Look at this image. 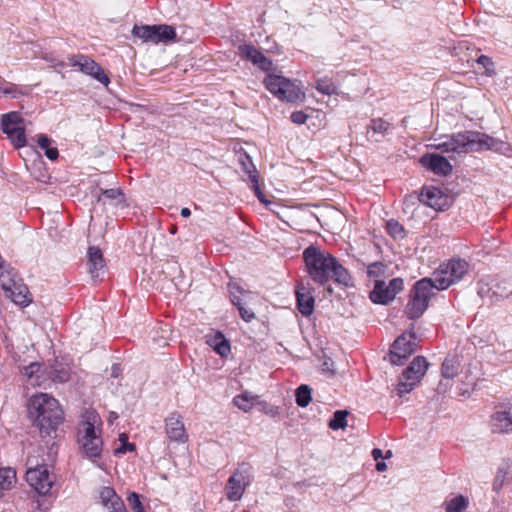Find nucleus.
Returning <instances> with one entry per match:
<instances>
[{
    "label": "nucleus",
    "instance_id": "obj_52",
    "mask_svg": "<svg viewBox=\"0 0 512 512\" xmlns=\"http://www.w3.org/2000/svg\"><path fill=\"white\" fill-rule=\"evenodd\" d=\"M52 66L55 68V70L59 71V70L63 69L66 65L64 62L59 61V62L54 63Z\"/></svg>",
    "mask_w": 512,
    "mask_h": 512
},
{
    "label": "nucleus",
    "instance_id": "obj_17",
    "mask_svg": "<svg viewBox=\"0 0 512 512\" xmlns=\"http://www.w3.org/2000/svg\"><path fill=\"white\" fill-rule=\"evenodd\" d=\"M490 428L493 433H512V402L503 403L496 407L490 417Z\"/></svg>",
    "mask_w": 512,
    "mask_h": 512
},
{
    "label": "nucleus",
    "instance_id": "obj_12",
    "mask_svg": "<svg viewBox=\"0 0 512 512\" xmlns=\"http://www.w3.org/2000/svg\"><path fill=\"white\" fill-rule=\"evenodd\" d=\"M132 33L143 41L152 43L167 42L176 37L175 29L169 25H135Z\"/></svg>",
    "mask_w": 512,
    "mask_h": 512
},
{
    "label": "nucleus",
    "instance_id": "obj_3",
    "mask_svg": "<svg viewBox=\"0 0 512 512\" xmlns=\"http://www.w3.org/2000/svg\"><path fill=\"white\" fill-rule=\"evenodd\" d=\"M28 413L42 436H50L63 421V411L58 401L46 393L30 398Z\"/></svg>",
    "mask_w": 512,
    "mask_h": 512
},
{
    "label": "nucleus",
    "instance_id": "obj_7",
    "mask_svg": "<svg viewBox=\"0 0 512 512\" xmlns=\"http://www.w3.org/2000/svg\"><path fill=\"white\" fill-rule=\"evenodd\" d=\"M469 264L461 258H452L443 263L433 272L431 278L435 282L436 290L441 291L458 283L467 274Z\"/></svg>",
    "mask_w": 512,
    "mask_h": 512
},
{
    "label": "nucleus",
    "instance_id": "obj_28",
    "mask_svg": "<svg viewBox=\"0 0 512 512\" xmlns=\"http://www.w3.org/2000/svg\"><path fill=\"white\" fill-rule=\"evenodd\" d=\"M98 202L109 203L115 207L121 206L124 203V194L120 189H106L102 190V194L97 199Z\"/></svg>",
    "mask_w": 512,
    "mask_h": 512
},
{
    "label": "nucleus",
    "instance_id": "obj_37",
    "mask_svg": "<svg viewBox=\"0 0 512 512\" xmlns=\"http://www.w3.org/2000/svg\"><path fill=\"white\" fill-rule=\"evenodd\" d=\"M467 505V499L463 495H457L445 503V510L446 512H463Z\"/></svg>",
    "mask_w": 512,
    "mask_h": 512
},
{
    "label": "nucleus",
    "instance_id": "obj_24",
    "mask_svg": "<svg viewBox=\"0 0 512 512\" xmlns=\"http://www.w3.org/2000/svg\"><path fill=\"white\" fill-rule=\"evenodd\" d=\"M5 295L10 298L15 304L26 307L31 302V295L28 287L22 282L21 279L17 280L10 290L5 292Z\"/></svg>",
    "mask_w": 512,
    "mask_h": 512
},
{
    "label": "nucleus",
    "instance_id": "obj_36",
    "mask_svg": "<svg viewBox=\"0 0 512 512\" xmlns=\"http://www.w3.org/2000/svg\"><path fill=\"white\" fill-rule=\"evenodd\" d=\"M49 375L54 382L65 383L70 379V369L64 365H55Z\"/></svg>",
    "mask_w": 512,
    "mask_h": 512
},
{
    "label": "nucleus",
    "instance_id": "obj_40",
    "mask_svg": "<svg viewBox=\"0 0 512 512\" xmlns=\"http://www.w3.org/2000/svg\"><path fill=\"white\" fill-rule=\"evenodd\" d=\"M347 415H348L347 411L337 410L334 413L332 419L329 421V427L332 430H338V429L345 428L347 425V422H346Z\"/></svg>",
    "mask_w": 512,
    "mask_h": 512
},
{
    "label": "nucleus",
    "instance_id": "obj_56",
    "mask_svg": "<svg viewBox=\"0 0 512 512\" xmlns=\"http://www.w3.org/2000/svg\"><path fill=\"white\" fill-rule=\"evenodd\" d=\"M483 60L488 61V58H487V57H485V56H481V57L479 58V62H482Z\"/></svg>",
    "mask_w": 512,
    "mask_h": 512
},
{
    "label": "nucleus",
    "instance_id": "obj_34",
    "mask_svg": "<svg viewBox=\"0 0 512 512\" xmlns=\"http://www.w3.org/2000/svg\"><path fill=\"white\" fill-rule=\"evenodd\" d=\"M296 403L300 407H307L312 400V390L308 385H300L295 392Z\"/></svg>",
    "mask_w": 512,
    "mask_h": 512
},
{
    "label": "nucleus",
    "instance_id": "obj_61",
    "mask_svg": "<svg viewBox=\"0 0 512 512\" xmlns=\"http://www.w3.org/2000/svg\"><path fill=\"white\" fill-rule=\"evenodd\" d=\"M111 418H117V415H115V412H112Z\"/></svg>",
    "mask_w": 512,
    "mask_h": 512
},
{
    "label": "nucleus",
    "instance_id": "obj_45",
    "mask_svg": "<svg viewBox=\"0 0 512 512\" xmlns=\"http://www.w3.org/2000/svg\"><path fill=\"white\" fill-rule=\"evenodd\" d=\"M290 118L295 124H304L307 120V115L302 111H295L291 114Z\"/></svg>",
    "mask_w": 512,
    "mask_h": 512
},
{
    "label": "nucleus",
    "instance_id": "obj_31",
    "mask_svg": "<svg viewBox=\"0 0 512 512\" xmlns=\"http://www.w3.org/2000/svg\"><path fill=\"white\" fill-rule=\"evenodd\" d=\"M38 145L44 151L45 156L50 160H56L59 156V151L56 147H52V139L47 135L41 134L38 136Z\"/></svg>",
    "mask_w": 512,
    "mask_h": 512
},
{
    "label": "nucleus",
    "instance_id": "obj_59",
    "mask_svg": "<svg viewBox=\"0 0 512 512\" xmlns=\"http://www.w3.org/2000/svg\"><path fill=\"white\" fill-rule=\"evenodd\" d=\"M111 418H117V415H115V412H112Z\"/></svg>",
    "mask_w": 512,
    "mask_h": 512
},
{
    "label": "nucleus",
    "instance_id": "obj_2",
    "mask_svg": "<svg viewBox=\"0 0 512 512\" xmlns=\"http://www.w3.org/2000/svg\"><path fill=\"white\" fill-rule=\"evenodd\" d=\"M101 426L102 421L99 414L94 410H86L77 428L79 453L99 468H102L99 461L103 452Z\"/></svg>",
    "mask_w": 512,
    "mask_h": 512
},
{
    "label": "nucleus",
    "instance_id": "obj_15",
    "mask_svg": "<svg viewBox=\"0 0 512 512\" xmlns=\"http://www.w3.org/2000/svg\"><path fill=\"white\" fill-rule=\"evenodd\" d=\"M69 61L73 67H78L82 73L93 77L104 86H108L110 83V79L103 68L90 57L78 54L71 56Z\"/></svg>",
    "mask_w": 512,
    "mask_h": 512
},
{
    "label": "nucleus",
    "instance_id": "obj_43",
    "mask_svg": "<svg viewBox=\"0 0 512 512\" xmlns=\"http://www.w3.org/2000/svg\"><path fill=\"white\" fill-rule=\"evenodd\" d=\"M128 502L132 506L135 512H145V508L140 501L139 495L135 492H132L128 496Z\"/></svg>",
    "mask_w": 512,
    "mask_h": 512
},
{
    "label": "nucleus",
    "instance_id": "obj_39",
    "mask_svg": "<svg viewBox=\"0 0 512 512\" xmlns=\"http://www.w3.org/2000/svg\"><path fill=\"white\" fill-rule=\"evenodd\" d=\"M386 232L395 240H400L405 237L403 226L393 219L386 221Z\"/></svg>",
    "mask_w": 512,
    "mask_h": 512
},
{
    "label": "nucleus",
    "instance_id": "obj_53",
    "mask_svg": "<svg viewBox=\"0 0 512 512\" xmlns=\"http://www.w3.org/2000/svg\"><path fill=\"white\" fill-rule=\"evenodd\" d=\"M127 440H128V437L125 433L120 434L119 441L121 442V444H123L124 442H128Z\"/></svg>",
    "mask_w": 512,
    "mask_h": 512
},
{
    "label": "nucleus",
    "instance_id": "obj_47",
    "mask_svg": "<svg viewBox=\"0 0 512 512\" xmlns=\"http://www.w3.org/2000/svg\"><path fill=\"white\" fill-rule=\"evenodd\" d=\"M16 85L12 83H5L4 87H0V92L4 95H12L13 97H16L14 94L16 92Z\"/></svg>",
    "mask_w": 512,
    "mask_h": 512
},
{
    "label": "nucleus",
    "instance_id": "obj_55",
    "mask_svg": "<svg viewBox=\"0 0 512 512\" xmlns=\"http://www.w3.org/2000/svg\"><path fill=\"white\" fill-rule=\"evenodd\" d=\"M391 457H392V451L391 450H386V460H388Z\"/></svg>",
    "mask_w": 512,
    "mask_h": 512
},
{
    "label": "nucleus",
    "instance_id": "obj_35",
    "mask_svg": "<svg viewBox=\"0 0 512 512\" xmlns=\"http://www.w3.org/2000/svg\"><path fill=\"white\" fill-rule=\"evenodd\" d=\"M459 360L456 357L446 358L442 364V376L452 379L458 374Z\"/></svg>",
    "mask_w": 512,
    "mask_h": 512
},
{
    "label": "nucleus",
    "instance_id": "obj_27",
    "mask_svg": "<svg viewBox=\"0 0 512 512\" xmlns=\"http://www.w3.org/2000/svg\"><path fill=\"white\" fill-rule=\"evenodd\" d=\"M206 343L221 357L230 353V343L221 332L206 337Z\"/></svg>",
    "mask_w": 512,
    "mask_h": 512
},
{
    "label": "nucleus",
    "instance_id": "obj_58",
    "mask_svg": "<svg viewBox=\"0 0 512 512\" xmlns=\"http://www.w3.org/2000/svg\"><path fill=\"white\" fill-rule=\"evenodd\" d=\"M2 264H3V259H2V256L0 255V268L2 267Z\"/></svg>",
    "mask_w": 512,
    "mask_h": 512
},
{
    "label": "nucleus",
    "instance_id": "obj_13",
    "mask_svg": "<svg viewBox=\"0 0 512 512\" xmlns=\"http://www.w3.org/2000/svg\"><path fill=\"white\" fill-rule=\"evenodd\" d=\"M384 264L375 261L367 265L368 286L373 285L369 298L373 303L384 304Z\"/></svg>",
    "mask_w": 512,
    "mask_h": 512
},
{
    "label": "nucleus",
    "instance_id": "obj_6",
    "mask_svg": "<svg viewBox=\"0 0 512 512\" xmlns=\"http://www.w3.org/2000/svg\"><path fill=\"white\" fill-rule=\"evenodd\" d=\"M263 83L266 89L281 101L295 103L305 99L304 91L295 82L284 76L269 73Z\"/></svg>",
    "mask_w": 512,
    "mask_h": 512
},
{
    "label": "nucleus",
    "instance_id": "obj_29",
    "mask_svg": "<svg viewBox=\"0 0 512 512\" xmlns=\"http://www.w3.org/2000/svg\"><path fill=\"white\" fill-rule=\"evenodd\" d=\"M16 482V471L11 467L0 468V497Z\"/></svg>",
    "mask_w": 512,
    "mask_h": 512
},
{
    "label": "nucleus",
    "instance_id": "obj_14",
    "mask_svg": "<svg viewBox=\"0 0 512 512\" xmlns=\"http://www.w3.org/2000/svg\"><path fill=\"white\" fill-rule=\"evenodd\" d=\"M26 481L38 494L46 495L50 492L55 477L49 473L47 466L41 465L26 471Z\"/></svg>",
    "mask_w": 512,
    "mask_h": 512
},
{
    "label": "nucleus",
    "instance_id": "obj_1",
    "mask_svg": "<svg viewBox=\"0 0 512 512\" xmlns=\"http://www.w3.org/2000/svg\"><path fill=\"white\" fill-rule=\"evenodd\" d=\"M303 258L311 279L320 285L330 280L345 287L352 286L348 270L330 253L311 245L303 252Z\"/></svg>",
    "mask_w": 512,
    "mask_h": 512
},
{
    "label": "nucleus",
    "instance_id": "obj_10",
    "mask_svg": "<svg viewBox=\"0 0 512 512\" xmlns=\"http://www.w3.org/2000/svg\"><path fill=\"white\" fill-rule=\"evenodd\" d=\"M249 467L241 464L228 478L225 485V494L229 501H239L246 488L250 485Z\"/></svg>",
    "mask_w": 512,
    "mask_h": 512
},
{
    "label": "nucleus",
    "instance_id": "obj_16",
    "mask_svg": "<svg viewBox=\"0 0 512 512\" xmlns=\"http://www.w3.org/2000/svg\"><path fill=\"white\" fill-rule=\"evenodd\" d=\"M228 291L230 300L232 304L238 308L241 318L245 322L252 321L255 318V313L246 307L252 298V293L250 291L244 290L241 286L234 282H230L228 284Z\"/></svg>",
    "mask_w": 512,
    "mask_h": 512
},
{
    "label": "nucleus",
    "instance_id": "obj_22",
    "mask_svg": "<svg viewBox=\"0 0 512 512\" xmlns=\"http://www.w3.org/2000/svg\"><path fill=\"white\" fill-rule=\"evenodd\" d=\"M421 163L435 174L446 176L452 171V166L449 161L445 157L438 154H429L423 156L421 158Z\"/></svg>",
    "mask_w": 512,
    "mask_h": 512
},
{
    "label": "nucleus",
    "instance_id": "obj_46",
    "mask_svg": "<svg viewBox=\"0 0 512 512\" xmlns=\"http://www.w3.org/2000/svg\"><path fill=\"white\" fill-rule=\"evenodd\" d=\"M136 449V446L135 444L133 443H129V442H124L123 444H121V446L119 448H117L115 450V454L116 455H120V454H125L126 452H131V451H134Z\"/></svg>",
    "mask_w": 512,
    "mask_h": 512
},
{
    "label": "nucleus",
    "instance_id": "obj_18",
    "mask_svg": "<svg viewBox=\"0 0 512 512\" xmlns=\"http://www.w3.org/2000/svg\"><path fill=\"white\" fill-rule=\"evenodd\" d=\"M419 199L423 204L436 211H445L452 204V197L434 186L423 187Z\"/></svg>",
    "mask_w": 512,
    "mask_h": 512
},
{
    "label": "nucleus",
    "instance_id": "obj_21",
    "mask_svg": "<svg viewBox=\"0 0 512 512\" xmlns=\"http://www.w3.org/2000/svg\"><path fill=\"white\" fill-rule=\"evenodd\" d=\"M239 55L243 59L251 61L263 71H269L272 67V61L251 44L240 45Z\"/></svg>",
    "mask_w": 512,
    "mask_h": 512
},
{
    "label": "nucleus",
    "instance_id": "obj_11",
    "mask_svg": "<svg viewBox=\"0 0 512 512\" xmlns=\"http://www.w3.org/2000/svg\"><path fill=\"white\" fill-rule=\"evenodd\" d=\"M416 336L414 333L401 334L391 345L389 361L392 365H403L405 361L416 351Z\"/></svg>",
    "mask_w": 512,
    "mask_h": 512
},
{
    "label": "nucleus",
    "instance_id": "obj_5",
    "mask_svg": "<svg viewBox=\"0 0 512 512\" xmlns=\"http://www.w3.org/2000/svg\"><path fill=\"white\" fill-rule=\"evenodd\" d=\"M434 290H436L435 282L428 277L414 284L405 310L410 319H417L423 315L429 306L430 299L435 295Z\"/></svg>",
    "mask_w": 512,
    "mask_h": 512
},
{
    "label": "nucleus",
    "instance_id": "obj_32",
    "mask_svg": "<svg viewBox=\"0 0 512 512\" xmlns=\"http://www.w3.org/2000/svg\"><path fill=\"white\" fill-rule=\"evenodd\" d=\"M244 165V169L245 171L248 173L249 175V179H250V182H251V189L254 191L255 195L257 196V198L259 199V201L261 203H264V204H269L270 201H268L265 197V195L262 193L261 189H260V186H259V183H258V178H257V175H256V170L254 168V166L252 164H250V166L253 168L252 170H249L248 167Z\"/></svg>",
    "mask_w": 512,
    "mask_h": 512
},
{
    "label": "nucleus",
    "instance_id": "obj_44",
    "mask_svg": "<svg viewBox=\"0 0 512 512\" xmlns=\"http://www.w3.org/2000/svg\"><path fill=\"white\" fill-rule=\"evenodd\" d=\"M372 456L377 461L376 469L379 472H383L384 471V457H383L382 450L379 448L373 449Z\"/></svg>",
    "mask_w": 512,
    "mask_h": 512
},
{
    "label": "nucleus",
    "instance_id": "obj_25",
    "mask_svg": "<svg viewBox=\"0 0 512 512\" xmlns=\"http://www.w3.org/2000/svg\"><path fill=\"white\" fill-rule=\"evenodd\" d=\"M297 307L303 316H310L314 311L315 299L311 292L305 287H298L296 290Z\"/></svg>",
    "mask_w": 512,
    "mask_h": 512
},
{
    "label": "nucleus",
    "instance_id": "obj_38",
    "mask_svg": "<svg viewBox=\"0 0 512 512\" xmlns=\"http://www.w3.org/2000/svg\"><path fill=\"white\" fill-rule=\"evenodd\" d=\"M17 273L13 269H5L0 273V285L6 292L11 289V286L19 280Z\"/></svg>",
    "mask_w": 512,
    "mask_h": 512
},
{
    "label": "nucleus",
    "instance_id": "obj_57",
    "mask_svg": "<svg viewBox=\"0 0 512 512\" xmlns=\"http://www.w3.org/2000/svg\"><path fill=\"white\" fill-rule=\"evenodd\" d=\"M374 245H375L376 249H377L379 252H381V247H380V245H379L378 243H375Z\"/></svg>",
    "mask_w": 512,
    "mask_h": 512
},
{
    "label": "nucleus",
    "instance_id": "obj_49",
    "mask_svg": "<svg viewBox=\"0 0 512 512\" xmlns=\"http://www.w3.org/2000/svg\"><path fill=\"white\" fill-rule=\"evenodd\" d=\"M501 474H502V469H499L498 473H497V476H496V479H495L494 484H493L494 485V489H498L502 485V480L500 478L503 477V476Z\"/></svg>",
    "mask_w": 512,
    "mask_h": 512
},
{
    "label": "nucleus",
    "instance_id": "obj_9",
    "mask_svg": "<svg viewBox=\"0 0 512 512\" xmlns=\"http://www.w3.org/2000/svg\"><path fill=\"white\" fill-rule=\"evenodd\" d=\"M1 130L7 135L15 148H21L26 145L25 123L21 114L12 111L2 115Z\"/></svg>",
    "mask_w": 512,
    "mask_h": 512
},
{
    "label": "nucleus",
    "instance_id": "obj_54",
    "mask_svg": "<svg viewBox=\"0 0 512 512\" xmlns=\"http://www.w3.org/2000/svg\"><path fill=\"white\" fill-rule=\"evenodd\" d=\"M332 364H333L332 362L329 363V361L325 360L323 362V365H322L323 366V370H331L330 365H332Z\"/></svg>",
    "mask_w": 512,
    "mask_h": 512
},
{
    "label": "nucleus",
    "instance_id": "obj_19",
    "mask_svg": "<svg viewBox=\"0 0 512 512\" xmlns=\"http://www.w3.org/2000/svg\"><path fill=\"white\" fill-rule=\"evenodd\" d=\"M506 282H499L494 278H484L478 282V295L481 298H487L491 301H497L500 298L507 297L512 294L506 287Z\"/></svg>",
    "mask_w": 512,
    "mask_h": 512
},
{
    "label": "nucleus",
    "instance_id": "obj_60",
    "mask_svg": "<svg viewBox=\"0 0 512 512\" xmlns=\"http://www.w3.org/2000/svg\"><path fill=\"white\" fill-rule=\"evenodd\" d=\"M111 418H117V415H115V412H112Z\"/></svg>",
    "mask_w": 512,
    "mask_h": 512
},
{
    "label": "nucleus",
    "instance_id": "obj_20",
    "mask_svg": "<svg viewBox=\"0 0 512 512\" xmlns=\"http://www.w3.org/2000/svg\"><path fill=\"white\" fill-rule=\"evenodd\" d=\"M166 434L171 441L184 443L188 436L185 431L182 416L177 413H171L165 419Z\"/></svg>",
    "mask_w": 512,
    "mask_h": 512
},
{
    "label": "nucleus",
    "instance_id": "obj_42",
    "mask_svg": "<svg viewBox=\"0 0 512 512\" xmlns=\"http://www.w3.org/2000/svg\"><path fill=\"white\" fill-rule=\"evenodd\" d=\"M383 129H384V122L382 119H374L371 121V125L369 126V129L367 131V134L370 139H373L374 141L378 142L381 139L378 137L383 135Z\"/></svg>",
    "mask_w": 512,
    "mask_h": 512
},
{
    "label": "nucleus",
    "instance_id": "obj_8",
    "mask_svg": "<svg viewBox=\"0 0 512 512\" xmlns=\"http://www.w3.org/2000/svg\"><path fill=\"white\" fill-rule=\"evenodd\" d=\"M428 367L429 363L424 356H416L399 377V382L395 387L396 395L403 397L410 393L421 382Z\"/></svg>",
    "mask_w": 512,
    "mask_h": 512
},
{
    "label": "nucleus",
    "instance_id": "obj_23",
    "mask_svg": "<svg viewBox=\"0 0 512 512\" xmlns=\"http://www.w3.org/2000/svg\"><path fill=\"white\" fill-rule=\"evenodd\" d=\"M99 497L105 508L112 509L113 512H127L123 500L116 494L113 488L102 487Z\"/></svg>",
    "mask_w": 512,
    "mask_h": 512
},
{
    "label": "nucleus",
    "instance_id": "obj_26",
    "mask_svg": "<svg viewBox=\"0 0 512 512\" xmlns=\"http://www.w3.org/2000/svg\"><path fill=\"white\" fill-rule=\"evenodd\" d=\"M88 265L91 276L93 278H98L100 276V271L105 267V260L103 258L102 251L98 247H89Z\"/></svg>",
    "mask_w": 512,
    "mask_h": 512
},
{
    "label": "nucleus",
    "instance_id": "obj_50",
    "mask_svg": "<svg viewBox=\"0 0 512 512\" xmlns=\"http://www.w3.org/2000/svg\"><path fill=\"white\" fill-rule=\"evenodd\" d=\"M119 373H120V368H119V366H118L117 364L113 365V366H112L111 376H112V377H118Z\"/></svg>",
    "mask_w": 512,
    "mask_h": 512
},
{
    "label": "nucleus",
    "instance_id": "obj_33",
    "mask_svg": "<svg viewBox=\"0 0 512 512\" xmlns=\"http://www.w3.org/2000/svg\"><path fill=\"white\" fill-rule=\"evenodd\" d=\"M404 289V280L400 277L393 278L386 285V305L393 301L398 293Z\"/></svg>",
    "mask_w": 512,
    "mask_h": 512
},
{
    "label": "nucleus",
    "instance_id": "obj_4",
    "mask_svg": "<svg viewBox=\"0 0 512 512\" xmlns=\"http://www.w3.org/2000/svg\"><path fill=\"white\" fill-rule=\"evenodd\" d=\"M493 145V139L486 134L465 131L445 136L436 144V148L443 153L464 155L469 152L487 150Z\"/></svg>",
    "mask_w": 512,
    "mask_h": 512
},
{
    "label": "nucleus",
    "instance_id": "obj_30",
    "mask_svg": "<svg viewBox=\"0 0 512 512\" xmlns=\"http://www.w3.org/2000/svg\"><path fill=\"white\" fill-rule=\"evenodd\" d=\"M257 396L253 395L251 392H243L234 397L233 403L242 411L248 412L253 408L254 401Z\"/></svg>",
    "mask_w": 512,
    "mask_h": 512
},
{
    "label": "nucleus",
    "instance_id": "obj_48",
    "mask_svg": "<svg viewBox=\"0 0 512 512\" xmlns=\"http://www.w3.org/2000/svg\"><path fill=\"white\" fill-rule=\"evenodd\" d=\"M39 364L37 363H32L31 365H29L28 367H26V374L29 376V377H32L33 373L39 369Z\"/></svg>",
    "mask_w": 512,
    "mask_h": 512
},
{
    "label": "nucleus",
    "instance_id": "obj_41",
    "mask_svg": "<svg viewBox=\"0 0 512 512\" xmlns=\"http://www.w3.org/2000/svg\"><path fill=\"white\" fill-rule=\"evenodd\" d=\"M316 89L322 94L332 95L336 93L337 87L331 79L325 77L316 81Z\"/></svg>",
    "mask_w": 512,
    "mask_h": 512
},
{
    "label": "nucleus",
    "instance_id": "obj_51",
    "mask_svg": "<svg viewBox=\"0 0 512 512\" xmlns=\"http://www.w3.org/2000/svg\"><path fill=\"white\" fill-rule=\"evenodd\" d=\"M181 216L184 217V218H187L191 215V211L189 208L187 207H184L181 209V212H180Z\"/></svg>",
    "mask_w": 512,
    "mask_h": 512
},
{
    "label": "nucleus",
    "instance_id": "obj_62",
    "mask_svg": "<svg viewBox=\"0 0 512 512\" xmlns=\"http://www.w3.org/2000/svg\"><path fill=\"white\" fill-rule=\"evenodd\" d=\"M5 83L0 81V87H4Z\"/></svg>",
    "mask_w": 512,
    "mask_h": 512
}]
</instances>
